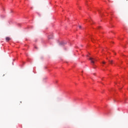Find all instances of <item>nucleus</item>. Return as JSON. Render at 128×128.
<instances>
[{"label": "nucleus", "mask_w": 128, "mask_h": 128, "mask_svg": "<svg viewBox=\"0 0 128 128\" xmlns=\"http://www.w3.org/2000/svg\"><path fill=\"white\" fill-rule=\"evenodd\" d=\"M89 60H90V62L91 64H94V62H96V60L92 57H90L89 58Z\"/></svg>", "instance_id": "obj_1"}, {"label": "nucleus", "mask_w": 128, "mask_h": 128, "mask_svg": "<svg viewBox=\"0 0 128 128\" xmlns=\"http://www.w3.org/2000/svg\"><path fill=\"white\" fill-rule=\"evenodd\" d=\"M102 64H106V62H105L104 61H103V62H102Z\"/></svg>", "instance_id": "obj_6"}, {"label": "nucleus", "mask_w": 128, "mask_h": 128, "mask_svg": "<svg viewBox=\"0 0 128 128\" xmlns=\"http://www.w3.org/2000/svg\"><path fill=\"white\" fill-rule=\"evenodd\" d=\"M6 42H9V40H10V37H6Z\"/></svg>", "instance_id": "obj_2"}, {"label": "nucleus", "mask_w": 128, "mask_h": 128, "mask_svg": "<svg viewBox=\"0 0 128 128\" xmlns=\"http://www.w3.org/2000/svg\"><path fill=\"white\" fill-rule=\"evenodd\" d=\"M60 44H61V45H64V42H61L60 43Z\"/></svg>", "instance_id": "obj_5"}, {"label": "nucleus", "mask_w": 128, "mask_h": 128, "mask_svg": "<svg viewBox=\"0 0 128 128\" xmlns=\"http://www.w3.org/2000/svg\"><path fill=\"white\" fill-rule=\"evenodd\" d=\"M80 28H82V26H79Z\"/></svg>", "instance_id": "obj_7"}, {"label": "nucleus", "mask_w": 128, "mask_h": 128, "mask_svg": "<svg viewBox=\"0 0 128 128\" xmlns=\"http://www.w3.org/2000/svg\"><path fill=\"white\" fill-rule=\"evenodd\" d=\"M48 38H49V40H52V38H54V36L52 35L51 36H49Z\"/></svg>", "instance_id": "obj_3"}, {"label": "nucleus", "mask_w": 128, "mask_h": 128, "mask_svg": "<svg viewBox=\"0 0 128 128\" xmlns=\"http://www.w3.org/2000/svg\"><path fill=\"white\" fill-rule=\"evenodd\" d=\"M113 62H114V61H112V60H109V62H110V64H112Z\"/></svg>", "instance_id": "obj_4"}]
</instances>
